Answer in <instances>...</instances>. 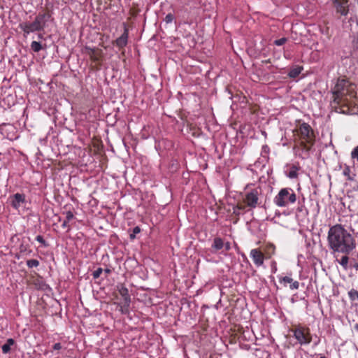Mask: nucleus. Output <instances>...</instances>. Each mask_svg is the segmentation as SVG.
Instances as JSON below:
<instances>
[{
	"label": "nucleus",
	"instance_id": "nucleus-44",
	"mask_svg": "<svg viewBox=\"0 0 358 358\" xmlns=\"http://www.w3.org/2000/svg\"><path fill=\"white\" fill-rule=\"evenodd\" d=\"M320 358H327L325 356H321Z\"/></svg>",
	"mask_w": 358,
	"mask_h": 358
},
{
	"label": "nucleus",
	"instance_id": "nucleus-36",
	"mask_svg": "<svg viewBox=\"0 0 358 358\" xmlns=\"http://www.w3.org/2000/svg\"><path fill=\"white\" fill-rule=\"evenodd\" d=\"M27 250V248L26 246L23 245H21L20 247V252H25Z\"/></svg>",
	"mask_w": 358,
	"mask_h": 358
},
{
	"label": "nucleus",
	"instance_id": "nucleus-24",
	"mask_svg": "<svg viewBox=\"0 0 358 358\" xmlns=\"http://www.w3.org/2000/svg\"><path fill=\"white\" fill-rule=\"evenodd\" d=\"M103 272V269L101 268H98L96 270H95L93 273H92V275H93V278L94 279H96V278H99L101 275V274Z\"/></svg>",
	"mask_w": 358,
	"mask_h": 358
},
{
	"label": "nucleus",
	"instance_id": "nucleus-37",
	"mask_svg": "<svg viewBox=\"0 0 358 358\" xmlns=\"http://www.w3.org/2000/svg\"><path fill=\"white\" fill-rule=\"evenodd\" d=\"M355 43H356L357 47L358 48V34H357V36L356 38Z\"/></svg>",
	"mask_w": 358,
	"mask_h": 358
},
{
	"label": "nucleus",
	"instance_id": "nucleus-32",
	"mask_svg": "<svg viewBox=\"0 0 358 358\" xmlns=\"http://www.w3.org/2000/svg\"><path fill=\"white\" fill-rule=\"evenodd\" d=\"M343 173H344V175H345V176H348V179H349V180H352V178H350V168H349L348 166H347V167L344 169V171H343Z\"/></svg>",
	"mask_w": 358,
	"mask_h": 358
},
{
	"label": "nucleus",
	"instance_id": "nucleus-45",
	"mask_svg": "<svg viewBox=\"0 0 358 358\" xmlns=\"http://www.w3.org/2000/svg\"><path fill=\"white\" fill-rule=\"evenodd\" d=\"M357 189H358V185H357Z\"/></svg>",
	"mask_w": 358,
	"mask_h": 358
},
{
	"label": "nucleus",
	"instance_id": "nucleus-34",
	"mask_svg": "<svg viewBox=\"0 0 358 358\" xmlns=\"http://www.w3.org/2000/svg\"><path fill=\"white\" fill-rule=\"evenodd\" d=\"M297 176V173L296 171H291L289 173V177L291 178H296Z\"/></svg>",
	"mask_w": 358,
	"mask_h": 358
},
{
	"label": "nucleus",
	"instance_id": "nucleus-2",
	"mask_svg": "<svg viewBox=\"0 0 358 358\" xmlns=\"http://www.w3.org/2000/svg\"><path fill=\"white\" fill-rule=\"evenodd\" d=\"M296 200V196L292 189L283 188L274 199L275 204L280 207H284L289 203H294Z\"/></svg>",
	"mask_w": 358,
	"mask_h": 358
},
{
	"label": "nucleus",
	"instance_id": "nucleus-9",
	"mask_svg": "<svg viewBox=\"0 0 358 358\" xmlns=\"http://www.w3.org/2000/svg\"><path fill=\"white\" fill-rule=\"evenodd\" d=\"M250 257L256 266H260L263 264L264 257L263 253L258 249H252L250 251Z\"/></svg>",
	"mask_w": 358,
	"mask_h": 358
},
{
	"label": "nucleus",
	"instance_id": "nucleus-16",
	"mask_svg": "<svg viewBox=\"0 0 358 358\" xmlns=\"http://www.w3.org/2000/svg\"><path fill=\"white\" fill-rule=\"evenodd\" d=\"M301 70H302L301 67L294 68L290 70V71L288 73V76L290 78H296L301 73Z\"/></svg>",
	"mask_w": 358,
	"mask_h": 358
},
{
	"label": "nucleus",
	"instance_id": "nucleus-29",
	"mask_svg": "<svg viewBox=\"0 0 358 358\" xmlns=\"http://www.w3.org/2000/svg\"><path fill=\"white\" fill-rule=\"evenodd\" d=\"M299 287V282L298 281H292V282L290 283V289H297Z\"/></svg>",
	"mask_w": 358,
	"mask_h": 358
},
{
	"label": "nucleus",
	"instance_id": "nucleus-1",
	"mask_svg": "<svg viewBox=\"0 0 358 358\" xmlns=\"http://www.w3.org/2000/svg\"><path fill=\"white\" fill-rule=\"evenodd\" d=\"M328 243L334 252L349 254L355 248L352 234L343 225H332L328 231Z\"/></svg>",
	"mask_w": 358,
	"mask_h": 358
},
{
	"label": "nucleus",
	"instance_id": "nucleus-3",
	"mask_svg": "<svg viewBox=\"0 0 358 358\" xmlns=\"http://www.w3.org/2000/svg\"><path fill=\"white\" fill-rule=\"evenodd\" d=\"M291 331L293 333V336L301 345H308L311 343L312 335L308 327L298 325Z\"/></svg>",
	"mask_w": 358,
	"mask_h": 358
},
{
	"label": "nucleus",
	"instance_id": "nucleus-35",
	"mask_svg": "<svg viewBox=\"0 0 358 358\" xmlns=\"http://www.w3.org/2000/svg\"><path fill=\"white\" fill-rule=\"evenodd\" d=\"M224 250L225 251H229L231 249V245L229 242L224 243Z\"/></svg>",
	"mask_w": 358,
	"mask_h": 358
},
{
	"label": "nucleus",
	"instance_id": "nucleus-10",
	"mask_svg": "<svg viewBox=\"0 0 358 358\" xmlns=\"http://www.w3.org/2000/svg\"><path fill=\"white\" fill-rule=\"evenodd\" d=\"M117 290L123 297L124 301L126 303H131V297L129 294V290L123 284H118L117 285Z\"/></svg>",
	"mask_w": 358,
	"mask_h": 358
},
{
	"label": "nucleus",
	"instance_id": "nucleus-43",
	"mask_svg": "<svg viewBox=\"0 0 358 358\" xmlns=\"http://www.w3.org/2000/svg\"><path fill=\"white\" fill-rule=\"evenodd\" d=\"M69 225H66V224H64L62 225V227H64V228L66 227H69Z\"/></svg>",
	"mask_w": 358,
	"mask_h": 358
},
{
	"label": "nucleus",
	"instance_id": "nucleus-12",
	"mask_svg": "<svg viewBox=\"0 0 358 358\" xmlns=\"http://www.w3.org/2000/svg\"><path fill=\"white\" fill-rule=\"evenodd\" d=\"M224 242L222 238L220 237H215L213 239V242L211 245V248L213 250V252H217V251H220L222 248H224Z\"/></svg>",
	"mask_w": 358,
	"mask_h": 358
},
{
	"label": "nucleus",
	"instance_id": "nucleus-8",
	"mask_svg": "<svg viewBox=\"0 0 358 358\" xmlns=\"http://www.w3.org/2000/svg\"><path fill=\"white\" fill-rule=\"evenodd\" d=\"M250 232L259 239H263L266 236V225H249Z\"/></svg>",
	"mask_w": 358,
	"mask_h": 358
},
{
	"label": "nucleus",
	"instance_id": "nucleus-23",
	"mask_svg": "<svg viewBox=\"0 0 358 358\" xmlns=\"http://www.w3.org/2000/svg\"><path fill=\"white\" fill-rule=\"evenodd\" d=\"M187 38L189 41V43H188L189 46V47H194L196 43L194 37L192 36L190 34H189V35L187 36Z\"/></svg>",
	"mask_w": 358,
	"mask_h": 358
},
{
	"label": "nucleus",
	"instance_id": "nucleus-33",
	"mask_svg": "<svg viewBox=\"0 0 358 358\" xmlns=\"http://www.w3.org/2000/svg\"><path fill=\"white\" fill-rule=\"evenodd\" d=\"M62 348V345L60 343H56L53 345L52 349L54 350H59Z\"/></svg>",
	"mask_w": 358,
	"mask_h": 358
},
{
	"label": "nucleus",
	"instance_id": "nucleus-20",
	"mask_svg": "<svg viewBox=\"0 0 358 358\" xmlns=\"http://www.w3.org/2000/svg\"><path fill=\"white\" fill-rule=\"evenodd\" d=\"M27 265L29 268L37 267L39 262L37 259H31L27 261Z\"/></svg>",
	"mask_w": 358,
	"mask_h": 358
},
{
	"label": "nucleus",
	"instance_id": "nucleus-42",
	"mask_svg": "<svg viewBox=\"0 0 358 358\" xmlns=\"http://www.w3.org/2000/svg\"><path fill=\"white\" fill-rule=\"evenodd\" d=\"M355 294L356 295L357 298H358V292H355Z\"/></svg>",
	"mask_w": 358,
	"mask_h": 358
},
{
	"label": "nucleus",
	"instance_id": "nucleus-17",
	"mask_svg": "<svg viewBox=\"0 0 358 358\" xmlns=\"http://www.w3.org/2000/svg\"><path fill=\"white\" fill-rule=\"evenodd\" d=\"M31 48L36 52H39L42 49V45L40 43L33 41L31 44Z\"/></svg>",
	"mask_w": 358,
	"mask_h": 358
},
{
	"label": "nucleus",
	"instance_id": "nucleus-14",
	"mask_svg": "<svg viewBox=\"0 0 358 358\" xmlns=\"http://www.w3.org/2000/svg\"><path fill=\"white\" fill-rule=\"evenodd\" d=\"M336 7L337 12L340 13L343 15H345L348 13V3L345 1L340 2H334Z\"/></svg>",
	"mask_w": 358,
	"mask_h": 358
},
{
	"label": "nucleus",
	"instance_id": "nucleus-15",
	"mask_svg": "<svg viewBox=\"0 0 358 358\" xmlns=\"http://www.w3.org/2000/svg\"><path fill=\"white\" fill-rule=\"evenodd\" d=\"M15 343V341L13 338H8L6 341V343L3 344L1 347L2 352L3 354H7L10 351V347L13 345Z\"/></svg>",
	"mask_w": 358,
	"mask_h": 358
},
{
	"label": "nucleus",
	"instance_id": "nucleus-39",
	"mask_svg": "<svg viewBox=\"0 0 358 358\" xmlns=\"http://www.w3.org/2000/svg\"><path fill=\"white\" fill-rule=\"evenodd\" d=\"M105 272L109 273L110 272V269L106 268L105 269Z\"/></svg>",
	"mask_w": 358,
	"mask_h": 358
},
{
	"label": "nucleus",
	"instance_id": "nucleus-11",
	"mask_svg": "<svg viewBox=\"0 0 358 358\" xmlns=\"http://www.w3.org/2000/svg\"><path fill=\"white\" fill-rule=\"evenodd\" d=\"M24 202V195L17 193L12 197L11 205L17 209Z\"/></svg>",
	"mask_w": 358,
	"mask_h": 358
},
{
	"label": "nucleus",
	"instance_id": "nucleus-5",
	"mask_svg": "<svg viewBox=\"0 0 358 358\" xmlns=\"http://www.w3.org/2000/svg\"><path fill=\"white\" fill-rule=\"evenodd\" d=\"M262 189L260 187H256L245 194L244 202L247 206L250 208H255L257 206L259 195L261 194Z\"/></svg>",
	"mask_w": 358,
	"mask_h": 358
},
{
	"label": "nucleus",
	"instance_id": "nucleus-22",
	"mask_svg": "<svg viewBox=\"0 0 358 358\" xmlns=\"http://www.w3.org/2000/svg\"><path fill=\"white\" fill-rule=\"evenodd\" d=\"M129 306H130V303H126L124 302V305L122 306H121V308H120V311L122 312V313L125 314V315L128 314Z\"/></svg>",
	"mask_w": 358,
	"mask_h": 358
},
{
	"label": "nucleus",
	"instance_id": "nucleus-31",
	"mask_svg": "<svg viewBox=\"0 0 358 358\" xmlns=\"http://www.w3.org/2000/svg\"><path fill=\"white\" fill-rule=\"evenodd\" d=\"M173 15L171 14H168L166 17H165V21L166 23H169V22H171L173 21Z\"/></svg>",
	"mask_w": 358,
	"mask_h": 358
},
{
	"label": "nucleus",
	"instance_id": "nucleus-7",
	"mask_svg": "<svg viewBox=\"0 0 358 358\" xmlns=\"http://www.w3.org/2000/svg\"><path fill=\"white\" fill-rule=\"evenodd\" d=\"M345 83V80H342L341 82H338L335 86V89L333 92V97L334 102L336 103L339 104L340 103H341L343 96L345 95V93L343 92Z\"/></svg>",
	"mask_w": 358,
	"mask_h": 358
},
{
	"label": "nucleus",
	"instance_id": "nucleus-30",
	"mask_svg": "<svg viewBox=\"0 0 358 358\" xmlns=\"http://www.w3.org/2000/svg\"><path fill=\"white\" fill-rule=\"evenodd\" d=\"M73 217V215L71 212L69 211L66 213V220H64V224H66V222H69Z\"/></svg>",
	"mask_w": 358,
	"mask_h": 358
},
{
	"label": "nucleus",
	"instance_id": "nucleus-26",
	"mask_svg": "<svg viewBox=\"0 0 358 358\" xmlns=\"http://www.w3.org/2000/svg\"><path fill=\"white\" fill-rule=\"evenodd\" d=\"M36 240L37 241H38L39 243H41L42 245H43L44 246H47V243L45 242V241L44 240L43 237L41 235H38L36 237Z\"/></svg>",
	"mask_w": 358,
	"mask_h": 358
},
{
	"label": "nucleus",
	"instance_id": "nucleus-40",
	"mask_svg": "<svg viewBox=\"0 0 358 358\" xmlns=\"http://www.w3.org/2000/svg\"><path fill=\"white\" fill-rule=\"evenodd\" d=\"M304 148L306 149L307 150H308L310 149V148L307 147L306 145H304Z\"/></svg>",
	"mask_w": 358,
	"mask_h": 358
},
{
	"label": "nucleus",
	"instance_id": "nucleus-18",
	"mask_svg": "<svg viewBox=\"0 0 358 358\" xmlns=\"http://www.w3.org/2000/svg\"><path fill=\"white\" fill-rule=\"evenodd\" d=\"M348 257L345 255L341 257V259L339 260V264L345 268L346 269L348 268Z\"/></svg>",
	"mask_w": 358,
	"mask_h": 358
},
{
	"label": "nucleus",
	"instance_id": "nucleus-41",
	"mask_svg": "<svg viewBox=\"0 0 358 358\" xmlns=\"http://www.w3.org/2000/svg\"><path fill=\"white\" fill-rule=\"evenodd\" d=\"M354 267H355L357 269H358V264H355L354 265Z\"/></svg>",
	"mask_w": 358,
	"mask_h": 358
},
{
	"label": "nucleus",
	"instance_id": "nucleus-13",
	"mask_svg": "<svg viewBox=\"0 0 358 358\" xmlns=\"http://www.w3.org/2000/svg\"><path fill=\"white\" fill-rule=\"evenodd\" d=\"M128 33L126 29L121 36L117 38L115 41L116 45L120 48L124 47L127 43Z\"/></svg>",
	"mask_w": 358,
	"mask_h": 358
},
{
	"label": "nucleus",
	"instance_id": "nucleus-6",
	"mask_svg": "<svg viewBox=\"0 0 358 358\" xmlns=\"http://www.w3.org/2000/svg\"><path fill=\"white\" fill-rule=\"evenodd\" d=\"M299 133L301 138L306 143H313V130L310 125L306 123H303L299 128Z\"/></svg>",
	"mask_w": 358,
	"mask_h": 358
},
{
	"label": "nucleus",
	"instance_id": "nucleus-19",
	"mask_svg": "<svg viewBox=\"0 0 358 358\" xmlns=\"http://www.w3.org/2000/svg\"><path fill=\"white\" fill-rule=\"evenodd\" d=\"M88 54L90 55V57L92 59H94L95 61L99 59V54L98 51H96L94 49H89Z\"/></svg>",
	"mask_w": 358,
	"mask_h": 358
},
{
	"label": "nucleus",
	"instance_id": "nucleus-21",
	"mask_svg": "<svg viewBox=\"0 0 358 358\" xmlns=\"http://www.w3.org/2000/svg\"><path fill=\"white\" fill-rule=\"evenodd\" d=\"M140 232H141L140 227L138 226H136L135 228H134L133 232L131 234H130V235H129L130 239L134 240L136 238V234H137Z\"/></svg>",
	"mask_w": 358,
	"mask_h": 358
},
{
	"label": "nucleus",
	"instance_id": "nucleus-28",
	"mask_svg": "<svg viewBox=\"0 0 358 358\" xmlns=\"http://www.w3.org/2000/svg\"><path fill=\"white\" fill-rule=\"evenodd\" d=\"M351 157L352 158L357 159L358 161V145L352 150Z\"/></svg>",
	"mask_w": 358,
	"mask_h": 358
},
{
	"label": "nucleus",
	"instance_id": "nucleus-4",
	"mask_svg": "<svg viewBox=\"0 0 358 358\" xmlns=\"http://www.w3.org/2000/svg\"><path fill=\"white\" fill-rule=\"evenodd\" d=\"M45 13L39 14L36 17L34 22L22 23L20 24V27L27 34H29L30 32L41 31L43 29L45 24Z\"/></svg>",
	"mask_w": 358,
	"mask_h": 358
},
{
	"label": "nucleus",
	"instance_id": "nucleus-38",
	"mask_svg": "<svg viewBox=\"0 0 358 358\" xmlns=\"http://www.w3.org/2000/svg\"><path fill=\"white\" fill-rule=\"evenodd\" d=\"M349 294H350V297H351L352 299H355V296H352V292H350Z\"/></svg>",
	"mask_w": 358,
	"mask_h": 358
},
{
	"label": "nucleus",
	"instance_id": "nucleus-25",
	"mask_svg": "<svg viewBox=\"0 0 358 358\" xmlns=\"http://www.w3.org/2000/svg\"><path fill=\"white\" fill-rule=\"evenodd\" d=\"M293 279L288 276H285L280 280V282H283L285 285H286L287 283H291L292 282Z\"/></svg>",
	"mask_w": 358,
	"mask_h": 358
},
{
	"label": "nucleus",
	"instance_id": "nucleus-27",
	"mask_svg": "<svg viewBox=\"0 0 358 358\" xmlns=\"http://www.w3.org/2000/svg\"><path fill=\"white\" fill-rule=\"evenodd\" d=\"M287 41V38H281L278 40H275L274 43L276 45H283L285 42Z\"/></svg>",
	"mask_w": 358,
	"mask_h": 358
}]
</instances>
